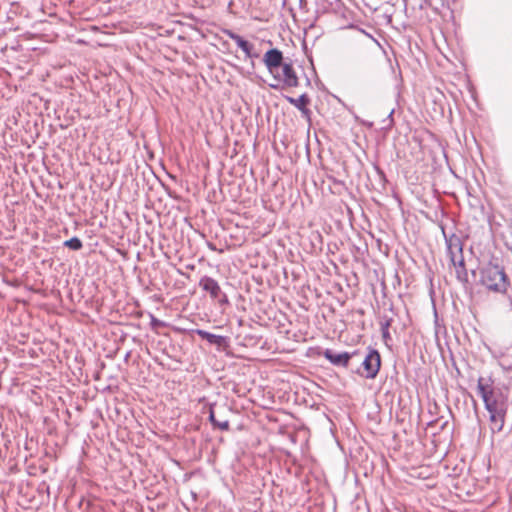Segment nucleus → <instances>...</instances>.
I'll return each mask as SVG.
<instances>
[{"instance_id": "nucleus-13", "label": "nucleus", "mask_w": 512, "mask_h": 512, "mask_svg": "<svg viewBox=\"0 0 512 512\" xmlns=\"http://www.w3.org/2000/svg\"><path fill=\"white\" fill-rule=\"evenodd\" d=\"M392 321H393L392 318L391 317H387V316H383L381 321H380L382 337L384 339H389L390 338L389 327L391 326Z\"/></svg>"}, {"instance_id": "nucleus-4", "label": "nucleus", "mask_w": 512, "mask_h": 512, "mask_svg": "<svg viewBox=\"0 0 512 512\" xmlns=\"http://www.w3.org/2000/svg\"><path fill=\"white\" fill-rule=\"evenodd\" d=\"M199 286L207 292L212 299L218 300L221 304L228 303L226 294L223 293L220 285L215 279L209 276H203L199 281Z\"/></svg>"}, {"instance_id": "nucleus-3", "label": "nucleus", "mask_w": 512, "mask_h": 512, "mask_svg": "<svg viewBox=\"0 0 512 512\" xmlns=\"http://www.w3.org/2000/svg\"><path fill=\"white\" fill-rule=\"evenodd\" d=\"M270 74L275 81V83L269 84L273 89L295 88L299 86V78L291 62H285L280 66V69H276L274 73Z\"/></svg>"}, {"instance_id": "nucleus-11", "label": "nucleus", "mask_w": 512, "mask_h": 512, "mask_svg": "<svg viewBox=\"0 0 512 512\" xmlns=\"http://www.w3.org/2000/svg\"><path fill=\"white\" fill-rule=\"evenodd\" d=\"M287 100L299 109L303 115L309 116L310 110L307 108V105L310 103V99L306 94H302L299 98L287 97Z\"/></svg>"}, {"instance_id": "nucleus-2", "label": "nucleus", "mask_w": 512, "mask_h": 512, "mask_svg": "<svg viewBox=\"0 0 512 512\" xmlns=\"http://www.w3.org/2000/svg\"><path fill=\"white\" fill-rule=\"evenodd\" d=\"M481 283L489 290L505 292L508 286L504 270L499 265L489 263L481 270Z\"/></svg>"}, {"instance_id": "nucleus-9", "label": "nucleus", "mask_w": 512, "mask_h": 512, "mask_svg": "<svg viewBox=\"0 0 512 512\" xmlns=\"http://www.w3.org/2000/svg\"><path fill=\"white\" fill-rule=\"evenodd\" d=\"M507 410H501V411H492L489 412V420H490V429L492 433H497L502 431L505 423V416H506Z\"/></svg>"}, {"instance_id": "nucleus-15", "label": "nucleus", "mask_w": 512, "mask_h": 512, "mask_svg": "<svg viewBox=\"0 0 512 512\" xmlns=\"http://www.w3.org/2000/svg\"><path fill=\"white\" fill-rule=\"evenodd\" d=\"M209 419H210L211 423L214 426L218 427L219 429H221V430L229 429V421L228 420H223V421L217 420L213 411H210Z\"/></svg>"}, {"instance_id": "nucleus-10", "label": "nucleus", "mask_w": 512, "mask_h": 512, "mask_svg": "<svg viewBox=\"0 0 512 512\" xmlns=\"http://www.w3.org/2000/svg\"><path fill=\"white\" fill-rule=\"evenodd\" d=\"M195 333L202 339L207 340L210 344L218 347H225L227 345V338L221 335H215L202 329H196Z\"/></svg>"}, {"instance_id": "nucleus-12", "label": "nucleus", "mask_w": 512, "mask_h": 512, "mask_svg": "<svg viewBox=\"0 0 512 512\" xmlns=\"http://www.w3.org/2000/svg\"><path fill=\"white\" fill-rule=\"evenodd\" d=\"M448 250L451 254L452 262L454 263V265H456L454 250H457L460 253L462 252V246H461L460 240L458 238H454V239L451 238L448 243Z\"/></svg>"}, {"instance_id": "nucleus-14", "label": "nucleus", "mask_w": 512, "mask_h": 512, "mask_svg": "<svg viewBox=\"0 0 512 512\" xmlns=\"http://www.w3.org/2000/svg\"><path fill=\"white\" fill-rule=\"evenodd\" d=\"M500 364L505 369H512V347L508 348L506 353L501 355Z\"/></svg>"}, {"instance_id": "nucleus-6", "label": "nucleus", "mask_w": 512, "mask_h": 512, "mask_svg": "<svg viewBox=\"0 0 512 512\" xmlns=\"http://www.w3.org/2000/svg\"><path fill=\"white\" fill-rule=\"evenodd\" d=\"M262 61L269 73H274L276 69H280V66L285 63L282 51L277 48L268 50L264 54Z\"/></svg>"}, {"instance_id": "nucleus-16", "label": "nucleus", "mask_w": 512, "mask_h": 512, "mask_svg": "<svg viewBox=\"0 0 512 512\" xmlns=\"http://www.w3.org/2000/svg\"><path fill=\"white\" fill-rule=\"evenodd\" d=\"M64 246L72 250H80L82 248V242L78 237H73L64 242Z\"/></svg>"}, {"instance_id": "nucleus-1", "label": "nucleus", "mask_w": 512, "mask_h": 512, "mask_svg": "<svg viewBox=\"0 0 512 512\" xmlns=\"http://www.w3.org/2000/svg\"><path fill=\"white\" fill-rule=\"evenodd\" d=\"M477 390L488 412L508 409L507 398L500 389L493 387L490 379L480 377Z\"/></svg>"}, {"instance_id": "nucleus-5", "label": "nucleus", "mask_w": 512, "mask_h": 512, "mask_svg": "<svg viewBox=\"0 0 512 512\" xmlns=\"http://www.w3.org/2000/svg\"><path fill=\"white\" fill-rule=\"evenodd\" d=\"M380 365V354L376 350H371L362 361L363 372L361 374L368 379H373L378 374Z\"/></svg>"}, {"instance_id": "nucleus-17", "label": "nucleus", "mask_w": 512, "mask_h": 512, "mask_svg": "<svg viewBox=\"0 0 512 512\" xmlns=\"http://www.w3.org/2000/svg\"><path fill=\"white\" fill-rule=\"evenodd\" d=\"M459 266L462 267V268L464 267V260H463V258H461L459 260Z\"/></svg>"}, {"instance_id": "nucleus-8", "label": "nucleus", "mask_w": 512, "mask_h": 512, "mask_svg": "<svg viewBox=\"0 0 512 512\" xmlns=\"http://www.w3.org/2000/svg\"><path fill=\"white\" fill-rule=\"evenodd\" d=\"M225 34L230 39L235 41V43L238 45V47L245 53L246 57H248V58L258 57L257 54H253V52H252L253 45L251 43H249L247 40H245L244 38H242L240 35L232 32L230 30H226Z\"/></svg>"}, {"instance_id": "nucleus-7", "label": "nucleus", "mask_w": 512, "mask_h": 512, "mask_svg": "<svg viewBox=\"0 0 512 512\" xmlns=\"http://www.w3.org/2000/svg\"><path fill=\"white\" fill-rule=\"evenodd\" d=\"M356 355H358V354L357 353L350 354L348 352L336 353L331 349H326L324 351V357L327 360H329L334 365L343 366V367H347L349 360Z\"/></svg>"}]
</instances>
